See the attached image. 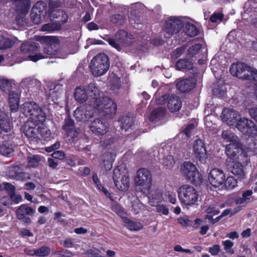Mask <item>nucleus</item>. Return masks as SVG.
Returning <instances> with one entry per match:
<instances>
[{"mask_svg": "<svg viewBox=\"0 0 257 257\" xmlns=\"http://www.w3.org/2000/svg\"><path fill=\"white\" fill-rule=\"evenodd\" d=\"M194 84V80L191 78L180 80L177 82L176 86L180 91L185 92L192 89Z\"/></svg>", "mask_w": 257, "mask_h": 257, "instance_id": "c756f323", "label": "nucleus"}, {"mask_svg": "<svg viewBox=\"0 0 257 257\" xmlns=\"http://www.w3.org/2000/svg\"><path fill=\"white\" fill-rule=\"evenodd\" d=\"M51 156L54 158L59 159V160H62L65 157L64 152L62 151H55L52 154Z\"/></svg>", "mask_w": 257, "mask_h": 257, "instance_id": "338daca9", "label": "nucleus"}, {"mask_svg": "<svg viewBox=\"0 0 257 257\" xmlns=\"http://www.w3.org/2000/svg\"><path fill=\"white\" fill-rule=\"evenodd\" d=\"M6 174L9 177L17 180L25 181L31 178L29 173L24 172L18 166L9 167Z\"/></svg>", "mask_w": 257, "mask_h": 257, "instance_id": "f3484780", "label": "nucleus"}, {"mask_svg": "<svg viewBox=\"0 0 257 257\" xmlns=\"http://www.w3.org/2000/svg\"><path fill=\"white\" fill-rule=\"evenodd\" d=\"M115 155L111 153L104 154L101 157L102 163L100 166L105 170H110L112 167V163L114 160Z\"/></svg>", "mask_w": 257, "mask_h": 257, "instance_id": "7c9ffc66", "label": "nucleus"}, {"mask_svg": "<svg viewBox=\"0 0 257 257\" xmlns=\"http://www.w3.org/2000/svg\"><path fill=\"white\" fill-rule=\"evenodd\" d=\"M253 192L251 190H247L242 192V197L248 203L250 202V196L252 195Z\"/></svg>", "mask_w": 257, "mask_h": 257, "instance_id": "69168bd1", "label": "nucleus"}, {"mask_svg": "<svg viewBox=\"0 0 257 257\" xmlns=\"http://www.w3.org/2000/svg\"><path fill=\"white\" fill-rule=\"evenodd\" d=\"M192 62L187 59H180L176 63V68L179 70L184 69H190L192 68Z\"/></svg>", "mask_w": 257, "mask_h": 257, "instance_id": "a18cd8bd", "label": "nucleus"}, {"mask_svg": "<svg viewBox=\"0 0 257 257\" xmlns=\"http://www.w3.org/2000/svg\"><path fill=\"white\" fill-rule=\"evenodd\" d=\"M12 4L15 11L22 14L27 13L30 6V0H13Z\"/></svg>", "mask_w": 257, "mask_h": 257, "instance_id": "a878e982", "label": "nucleus"}, {"mask_svg": "<svg viewBox=\"0 0 257 257\" xmlns=\"http://www.w3.org/2000/svg\"><path fill=\"white\" fill-rule=\"evenodd\" d=\"M182 26L183 23L180 19L174 17H170L166 21L164 27L166 37L176 34Z\"/></svg>", "mask_w": 257, "mask_h": 257, "instance_id": "4468645a", "label": "nucleus"}, {"mask_svg": "<svg viewBox=\"0 0 257 257\" xmlns=\"http://www.w3.org/2000/svg\"><path fill=\"white\" fill-rule=\"evenodd\" d=\"M62 128L65 131L68 136L74 137L79 132L74 125V121L69 116L65 118Z\"/></svg>", "mask_w": 257, "mask_h": 257, "instance_id": "bb28decb", "label": "nucleus"}, {"mask_svg": "<svg viewBox=\"0 0 257 257\" xmlns=\"http://www.w3.org/2000/svg\"><path fill=\"white\" fill-rule=\"evenodd\" d=\"M46 44L44 48V54L42 55L45 56L47 58L50 55H53L56 54L59 45L58 38L56 37H47L46 38Z\"/></svg>", "mask_w": 257, "mask_h": 257, "instance_id": "aec40b11", "label": "nucleus"}, {"mask_svg": "<svg viewBox=\"0 0 257 257\" xmlns=\"http://www.w3.org/2000/svg\"><path fill=\"white\" fill-rule=\"evenodd\" d=\"M156 209L158 213L165 215H168L169 212L168 207L163 204H159L156 205Z\"/></svg>", "mask_w": 257, "mask_h": 257, "instance_id": "bf43d9fd", "label": "nucleus"}, {"mask_svg": "<svg viewBox=\"0 0 257 257\" xmlns=\"http://www.w3.org/2000/svg\"><path fill=\"white\" fill-rule=\"evenodd\" d=\"M7 94L9 95V101L12 110L17 111L19 107V94L14 90Z\"/></svg>", "mask_w": 257, "mask_h": 257, "instance_id": "2f4dec72", "label": "nucleus"}, {"mask_svg": "<svg viewBox=\"0 0 257 257\" xmlns=\"http://www.w3.org/2000/svg\"><path fill=\"white\" fill-rule=\"evenodd\" d=\"M0 128L6 133L11 131L13 128L12 123L6 113L5 116L0 119Z\"/></svg>", "mask_w": 257, "mask_h": 257, "instance_id": "e433bc0d", "label": "nucleus"}, {"mask_svg": "<svg viewBox=\"0 0 257 257\" xmlns=\"http://www.w3.org/2000/svg\"><path fill=\"white\" fill-rule=\"evenodd\" d=\"M14 85L13 80L4 76H0V89L6 94L13 90Z\"/></svg>", "mask_w": 257, "mask_h": 257, "instance_id": "473e14b6", "label": "nucleus"}, {"mask_svg": "<svg viewBox=\"0 0 257 257\" xmlns=\"http://www.w3.org/2000/svg\"><path fill=\"white\" fill-rule=\"evenodd\" d=\"M223 16V14L221 13H214L210 17V21L213 23L221 22Z\"/></svg>", "mask_w": 257, "mask_h": 257, "instance_id": "0e129e2a", "label": "nucleus"}, {"mask_svg": "<svg viewBox=\"0 0 257 257\" xmlns=\"http://www.w3.org/2000/svg\"><path fill=\"white\" fill-rule=\"evenodd\" d=\"M149 203L151 206H156L162 202L163 198L162 193L158 190L152 191L149 196Z\"/></svg>", "mask_w": 257, "mask_h": 257, "instance_id": "72a5a7b5", "label": "nucleus"}, {"mask_svg": "<svg viewBox=\"0 0 257 257\" xmlns=\"http://www.w3.org/2000/svg\"><path fill=\"white\" fill-rule=\"evenodd\" d=\"M167 198L170 202L172 204H175L177 199L176 198V193L173 192H168L167 194Z\"/></svg>", "mask_w": 257, "mask_h": 257, "instance_id": "774afa93", "label": "nucleus"}, {"mask_svg": "<svg viewBox=\"0 0 257 257\" xmlns=\"http://www.w3.org/2000/svg\"><path fill=\"white\" fill-rule=\"evenodd\" d=\"M231 74L239 78L257 81V70L243 63L232 64L230 67Z\"/></svg>", "mask_w": 257, "mask_h": 257, "instance_id": "7ed1b4c3", "label": "nucleus"}, {"mask_svg": "<svg viewBox=\"0 0 257 257\" xmlns=\"http://www.w3.org/2000/svg\"><path fill=\"white\" fill-rule=\"evenodd\" d=\"M110 21L114 24L121 25L124 23L125 19L123 16L119 14H116L111 16Z\"/></svg>", "mask_w": 257, "mask_h": 257, "instance_id": "5fc2aeb1", "label": "nucleus"}, {"mask_svg": "<svg viewBox=\"0 0 257 257\" xmlns=\"http://www.w3.org/2000/svg\"><path fill=\"white\" fill-rule=\"evenodd\" d=\"M35 212V209L29 207L27 204H22L16 211L17 217L24 223H31V219L28 216H31Z\"/></svg>", "mask_w": 257, "mask_h": 257, "instance_id": "dca6fc26", "label": "nucleus"}, {"mask_svg": "<svg viewBox=\"0 0 257 257\" xmlns=\"http://www.w3.org/2000/svg\"><path fill=\"white\" fill-rule=\"evenodd\" d=\"M222 244L224 246V250L230 254L234 253V249L232 248L233 246V242L230 240H226L222 241Z\"/></svg>", "mask_w": 257, "mask_h": 257, "instance_id": "864d4df0", "label": "nucleus"}, {"mask_svg": "<svg viewBox=\"0 0 257 257\" xmlns=\"http://www.w3.org/2000/svg\"><path fill=\"white\" fill-rule=\"evenodd\" d=\"M227 167L228 170L233 175L238 176V178H243L244 175L242 165L237 160L227 159Z\"/></svg>", "mask_w": 257, "mask_h": 257, "instance_id": "b1692460", "label": "nucleus"}, {"mask_svg": "<svg viewBox=\"0 0 257 257\" xmlns=\"http://www.w3.org/2000/svg\"><path fill=\"white\" fill-rule=\"evenodd\" d=\"M239 117L238 112L233 109L224 108L222 110V119L229 126H233L237 124V120Z\"/></svg>", "mask_w": 257, "mask_h": 257, "instance_id": "4be33fe9", "label": "nucleus"}, {"mask_svg": "<svg viewBox=\"0 0 257 257\" xmlns=\"http://www.w3.org/2000/svg\"><path fill=\"white\" fill-rule=\"evenodd\" d=\"M182 103L180 98L174 95L169 96L168 107L171 112H177L182 107Z\"/></svg>", "mask_w": 257, "mask_h": 257, "instance_id": "c85d7f7f", "label": "nucleus"}, {"mask_svg": "<svg viewBox=\"0 0 257 257\" xmlns=\"http://www.w3.org/2000/svg\"><path fill=\"white\" fill-rule=\"evenodd\" d=\"M63 92V87L62 85L56 84H52L50 86L49 91V97L52 99L54 102H56L58 98L60 97Z\"/></svg>", "mask_w": 257, "mask_h": 257, "instance_id": "cd10ccee", "label": "nucleus"}, {"mask_svg": "<svg viewBox=\"0 0 257 257\" xmlns=\"http://www.w3.org/2000/svg\"><path fill=\"white\" fill-rule=\"evenodd\" d=\"M240 208L239 207H237L235 209V211L233 212H231V211L230 209H227L224 210L223 212L221 213L220 215L215 218L214 219L212 220V223L213 224L216 223L221 218L225 216L228 215H232V214L236 213L239 210H240Z\"/></svg>", "mask_w": 257, "mask_h": 257, "instance_id": "8fccbe9b", "label": "nucleus"}, {"mask_svg": "<svg viewBox=\"0 0 257 257\" xmlns=\"http://www.w3.org/2000/svg\"><path fill=\"white\" fill-rule=\"evenodd\" d=\"M109 67V62L108 56L104 53L97 55L91 60L89 68L90 71L95 77L104 74Z\"/></svg>", "mask_w": 257, "mask_h": 257, "instance_id": "39448f33", "label": "nucleus"}, {"mask_svg": "<svg viewBox=\"0 0 257 257\" xmlns=\"http://www.w3.org/2000/svg\"><path fill=\"white\" fill-rule=\"evenodd\" d=\"M34 124L32 122H28L23 127L25 135L32 140H37L42 138H47L50 135V131L47 128L41 127L38 126L39 123Z\"/></svg>", "mask_w": 257, "mask_h": 257, "instance_id": "0eeeda50", "label": "nucleus"}, {"mask_svg": "<svg viewBox=\"0 0 257 257\" xmlns=\"http://www.w3.org/2000/svg\"><path fill=\"white\" fill-rule=\"evenodd\" d=\"M180 169L182 174L191 181H195L196 178L199 177V172L197 168L190 162H184L181 165Z\"/></svg>", "mask_w": 257, "mask_h": 257, "instance_id": "2eb2a0df", "label": "nucleus"}, {"mask_svg": "<svg viewBox=\"0 0 257 257\" xmlns=\"http://www.w3.org/2000/svg\"><path fill=\"white\" fill-rule=\"evenodd\" d=\"M50 249L49 247L43 246L39 248L35 249L31 251V255H35L40 257H45L49 254Z\"/></svg>", "mask_w": 257, "mask_h": 257, "instance_id": "79ce46f5", "label": "nucleus"}, {"mask_svg": "<svg viewBox=\"0 0 257 257\" xmlns=\"http://www.w3.org/2000/svg\"><path fill=\"white\" fill-rule=\"evenodd\" d=\"M153 156L157 157L160 163L167 168H171L175 164L174 157L168 153V150L164 147L158 149L157 147L153 148Z\"/></svg>", "mask_w": 257, "mask_h": 257, "instance_id": "f8f14e48", "label": "nucleus"}, {"mask_svg": "<svg viewBox=\"0 0 257 257\" xmlns=\"http://www.w3.org/2000/svg\"><path fill=\"white\" fill-rule=\"evenodd\" d=\"M61 28V25L58 22H51L44 25L41 30L43 32H52L55 31H58Z\"/></svg>", "mask_w": 257, "mask_h": 257, "instance_id": "ea45409f", "label": "nucleus"}, {"mask_svg": "<svg viewBox=\"0 0 257 257\" xmlns=\"http://www.w3.org/2000/svg\"><path fill=\"white\" fill-rule=\"evenodd\" d=\"M236 127L243 134L253 138L257 136V125L249 119L240 118L236 124Z\"/></svg>", "mask_w": 257, "mask_h": 257, "instance_id": "9b49d317", "label": "nucleus"}, {"mask_svg": "<svg viewBox=\"0 0 257 257\" xmlns=\"http://www.w3.org/2000/svg\"><path fill=\"white\" fill-rule=\"evenodd\" d=\"M39 81L33 78H25L21 82V85L22 87L28 88H32L36 85H39Z\"/></svg>", "mask_w": 257, "mask_h": 257, "instance_id": "c03bdc74", "label": "nucleus"}, {"mask_svg": "<svg viewBox=\"0 0 257 257\" xmlns=\"http://www.w3.org/2000/svg\"><path fill=\"white\" fill-rule=\"evenodd\" d=\"M178 194L181 203L186 207L197 205L200 197L198 191L188 184L181 186L178 189Z\"/></svg>", "mask_w": 257, "mask_h": 257, "instance_id": "f03ea898", "label": "nucleus"}, {"mask_svg": "<svg viewBox=\"0 0 257 257\" xmlns=\"http://www.w3.org/2000/svg\"><path fill=\"white\" fill-rule=\"evenodd\" d=\"M89 257H102L103 252L101 250L96 248H93L87 251Z\"/></svg>", "mask_w": 257, "mask_h": 257, "instance_id": "13d9d810", "label": "nucleus"}, {"mask_svg": "<svg viewBox=\"0 0 257 257\" xmlns=\"http://www.w3.org/2000/svg\"><path fill=\"white\" fill-rule=\"evenodd\" d=\"M39 49V44L36 43L25 42L21 47V52L26 55L31 61L36 62L46 56H43L41 53H37Z\"/></svg>", "mask_w": 257, "mask_h": 257, "instance_id": "9d476101", "label": "nucleus"}, {"mask_svg": "<svg viewBox=\"0 0 257 257\" xmlns=\"http://www.w3.org/2000/svg\"><path fill=\"white\" fill-rule=\"evenodd\" d=\"M21 111L36 123H42L46 119V113L39 105L34 101L25 102L21 107Z\"/></svg>", "mask_w": 257, "mask_h": 257, "instance_id": "20e7f679", "label": "nucleus"}, {"mask_svg": "<svg viewBox=\"0 0 257 257\" xmlns=\"http://www.w3.org/2000/svg\"><path fill=\"white\" fill-rule=\"evenodd\" d=\"M74 96L80 103L90 99V103L98 112L103 113L107 117H113L116 113L117 107L115 102L107 96H100L99 91L94 83H90L87 91L82 87L75 89Z\"/></svg>", "mask_w": 257, "mask_h": 257, "instance_id": "f257e3e1", "label": "nucleus"}, {"mask_svg": "<svg viewBox=\"0 0 257 257\" xmlns=\"http://www.w3.org/2000/svg\"><path fill=\"white\" fill-rule=\"evenodd\" d=\"M193 152L197 159L202 163H205L207 159L206 150L203 141L196 139L193 146Z\"/></svg>", "mask_w": 257, "mask_h": 257, "instance_id": "6ab92c4d", "label": "nucleus"}, {"mask_svg": "<svg viewBox=\"0 0 257 257\" xmlns=\"http://www.w3.org/2000/svg\"><path fill=\"white\" fill-rule=\"evenodd\" d=\"M95 113H100L101 115L105 116L106 118H109L112 117H107L103 115L102 112H98L93 106V104L90 103L85 107H78L74 112V116L75 119L78 121L85 122L89 118L92 117Z\"/></svg>", "mask_w": 257, "mask_h": 257, "instance_id": "1a4fd4ad", "label": "nucleus"}, {"mask_svg": "<svg viewBox=\"0 0 257 257\" xmlns=\"http://www.w3.org/2000/svg\"><path fill=\"white\" fill-rule=\"evenodd\" d=\"M152 175L150 172L146 168H141L137 172L135 182L141 191L145 193L148 192L152 185Z\"/></svg>", "mask_w": 257, "mask_h": 257, "instance_id": "6e6552de", "label": "nucleus"}, {"mask_svg": "<svg viewBox=\"0 0 257 257\" xmlns=\"http://www.w3.org/2000/svg\"><path fill=\"white\" fill-rule=\"evenodd\" d=\"M127 33L123 30L118 31L115 36V38H108L107 42L110 45L115 48L118 51L121 49L120 45L125 41Z\"/></svg>", "mask_w": 257, "mask_h": 257, "instance_id": "393cba45", "label": "nucleus"}, {"mask_svg": "<svg viewBox=\"0 0 257 257\" xmlns=\"http://www.w3.org/2000/svg\"><path fill=\"white\" fill-rule=\"evenodd\" d=\"M89 128L91 131L96 135H104L108 130L107 123L99 119H95L91 121Z\"/></svg>", "mask_w": 257, "mask_h": 257, "instance_id": "5701e85b", "label": "nucleus"}, {"mask_svg": "<svg viewBox=\"0 0 257 257\" xmlns=\"http://www.w3.org/2000/svg\"><path fill=\"white\" fill-rule=\"evenodd\" d=\"M169 96L167 94L162 95L160 97L158 96V94H155V99L158 104H163L167 99H169Z\"/></svg>", "mask_w": 257, "mask_h": 257, "instance_id": "680f3d73", "label": "nucleus"}, {"mask_svg": "<svg viewBox=\"0 0 257 257\" xmlns=\"http://www.w3.org/2000/svg\"><path fill=\"white\" fill-rule=\"evenodd\" d=\"M110 78L112 87L114 89L119 88L120 83V78L113 73L110 76Z\"/></svg>", "mask_w": 257, "mask_h": 257, "instance_id": "6e6d98bb", "label": "nucleus"}, {"mask_svg": "<svg viewBox=\"0 0 257 257\" xmlns=\"http://www.w3.org/2000/svg\"><path fill=\"white\" fill-rule=\"evenodd\" d=\"M195 129V125L193 123L188 125L180 135H185L187 137H190L193 134Z\"/></svg>", "mask_w": 257, "mask_h": 257, "instance_id": "4d7b16f0", "label": "nucleus"}, {"mask_svg": "<svg viewBox=\"0 0 257 257\" xmlns=\"http://www.w3.org/2000/svg\"><path fill=\"white\" fill-rule=\"evenodd\" d=\"M165 109L160 107L155 109L151 113L150 120L152 121L156 122L161 120L165 115Z\"/></svg>", "mask_w": 257, "mask_h": 257, "instance_id": "f704fd0d", "label": "nucleus"}, {"mask_svg": "<svg viewBox=\"0 0 257 257\" xmlns=\"http://www.w3.org/2000/svg\"><path fill=\"white\" fill-rule=\"evenodd\" d=\"M202 46L200 44H195L190 47L188 49V55L189 57H193L197 55L201 49Z\"/></svg>", "mask_w": 257, "mask_h": 257, "instance_id": "3c124183", "label": "nucleus"}, {"mask_svg": "<svg viewBox=\"0 0 257 257\" xmlns=\"http://www.w3.org/2000/svg\"><path fill=\"white\" fill-rule=\"evenodd\" d=\"M220 250V246L218 244H214L209 248V252L212 255H216Z\"/></svg>", "mask_w": 257, "mask_h": 257, "instance_id": "e2e57ef3", "label": "nucleus"}, {"mask_svg": "<svg viewBox=\"0 0 257 257\" xmlns=\"http://www.w3.org/2000/svg\"><path fill=\"white\" fill-rule=\"evenodd\" d=\"M49 15L51 18L53 19L58 18L59 17L61 16L62 18L60 21L62 22V24L65 23L67 22L68 19V16L65 14L64 11L59 9H56L51 11L49 14Z\"/></svg>", "mask_w": 257, "mask_h": 257, "instance_id": "4c0bfd02", "label": "nucleus"}, {"mask_svg": "<svg viewBox=\"0 0 257 257\" xmlns=\"http://www.w3.org/2000/svg\"><path fill=\"white\" fill-rule=\"evenodd\" d=\"M13 151L14 147L11 144L6 143L0 146V153L4 156H8Z\"/></svg>", "mask_w": 257, "mask_h": 257, "instance_id": "49530a36", "label": "nucleus"}, {"mask_svg": "<svg viewBox=\"0 0 257 257\" xmlns=\"http://www.w3.org/2000/svg\"><path fill=\"white\" fill-rule=\"evenodd\" d=\"M178 223L182 225H189L192 223V220L188 216H184L178 219Z\"/></svg>", "mask_w": 257, "mask_h": 257, "instance_id": "052dcab7", "label": "nucleus"}, {"mask_svg": "<svg viewBox=\"0 0 257 257\" xmlns=\"http://www.w3.org/2000/svg\"><path fill=\"white\" fill-rule=\"evenodd\" d=\"M184 31L187 36L190 37L196 36L199 33V30L196 26L189 22L185 23Z\"/></svg>", "mask_w": 257, "mask_h": 257, "instance_id": "c9c22d12", "label": "nucleus"}, {"mask_svg": "<svg viewBox=\"0 0 257 257\" xmlns=\"http://www.w3.org/2000/svg\"><path fill=\"white\" fill-rule=\"evenodd\" d=\"M93 181L94 182V183L96 184L97 188L102 191L105 194L106 196H107V197H110V193H109V192L108 191V190L105 189L104 187H103L101 184H100V181L98 178V176L97 175V174L96 173H94L93 175Z\"/></svg>", "mask_w": 257, "mask_h": 257, "instance_id": "de8ad7c7", "label": "nucleus"}, {"mask_svg": "<svg viewBox=\"0 0 257 257\" xmlns=\"http://www.w3.org/2000/svg\"><path fill=\"white\" fill-rule=\"evenodd\" d=\"M13 44V42L10 39L0 35V50L10 48Z\"/></svg>", "mask_w": 257, "mask_h": 257, "instance_id": "09e8293b", "label": "nucleus"}, {"mask_svg": "<svg viewBox=\"0 0 257 257\" xmlns=\"http://www.w3.org/2000/svg\"><path fill=\"white\" fill-rule=\"evenodd\" d=\"M47 8L44 3L39 2L34 6L31 13L32 21L35 24H39L43 22L46 17Z\"/></svg>", "mask_w": 257, "mask_h": 257, "instance_id": "ddd939ff", "label": "nucleus"}, {"mask_svg": "<svg viewBox=\"0 0 257 257\" xmlns=\"http://www.w3.org/2000/svg\"><path fill=\"white\" fill-rule=\"evenodd\" d=\"M224 183L227 189H232L236 186L237 182L233 177H228L225 179Z\"/></svg>", "mask_w": 257, "mask_h": 257, "instance_id": "603ef678", "label": "nucleus"}, {"mask_svg": "<svg viewBox=\"0 0 257 257\" xmlns=\"http://www.w3.org/2000/svg\"><path fill=\"white\" fill-rule=\"evenodd\" d=\"M225 179V174L222 170L218 168L212 169L208 175L209 183L215 187L222 185L224 182Z\"/></svg>", "mask_w": 257, "mask_h": 257, "instance_id": "a211bd4d", "label": "nucleus"}, {"mask_svg": "<svg viewBox=\"0 0 257 257\" xmlns=\"http://www.w3.org/2000/svg\"><path fill=\"white\" fill-rule=\"evenodd\" d=\"M221 136L224 142L227 144L235 142V141L239 140L238 137L230 131H223Z\"/></svg>", "mask_w": 257, "mask_h": 257, "instance_id": "58836bf2", "label": "nucleus"}, {"mask_svg": "<svg viewBox=\"0 0 257 257\" xmlns=\"http://www.w3.org/2000/svg\"><path fill=\"white\" fill-rule=\"evenodd\" d=\"M225 152L227 156V159H239V156L241 155L242 153L239 140L235 142L227 144Z\"/></svg>", "mask_w": 257, "mask_h": 257, "instance_id": "412c9836", "label": "nucleus"}, {"mask_svg": "<svg viewBox=\"0 0 257 257\" xmlns=\"http://www.w3.org/2000/svg\"><path fill=\"white\" fill-rule=\"evenodd\" d=\"M27 161L29 167L36 168L39 166L41 161V157L38 155H31L28 157Z\"/></svg>", "mask_w": 257, "mask_h": 257, "instance_id": "37998d69", "label": "nucleus"}, {"mask_svg": "<svg viewBox=\"0 0 257 257\" xmlns=\"http://www.w3.org/2000/svg\"><path fill=\"white\" fill-rule=\"evenodd\" d=\"M120 127L125 131L128 130L134 123L133 118L128 116H124L120 119Z\"/></svg>", "mask_w": 257, "mask_h": 257, "instance_id": "a19ab883", "label": "nucleus"}, {"mask_svg": "<svg viewBox=\"0 0 257 257\" xmlns=\"http://www.w3.org/2000/svg\"><path fill=\"white\" fill-rule=\"evenodd\" d=\"M113 180L117 188L122 191H126L130 186V178L124 165H120L113 171Z\"/></svg>", "mask_w": 257, "mask_h": 257, "instance_id": "423d86ee", "label": "nucleus"}]
</instances>
